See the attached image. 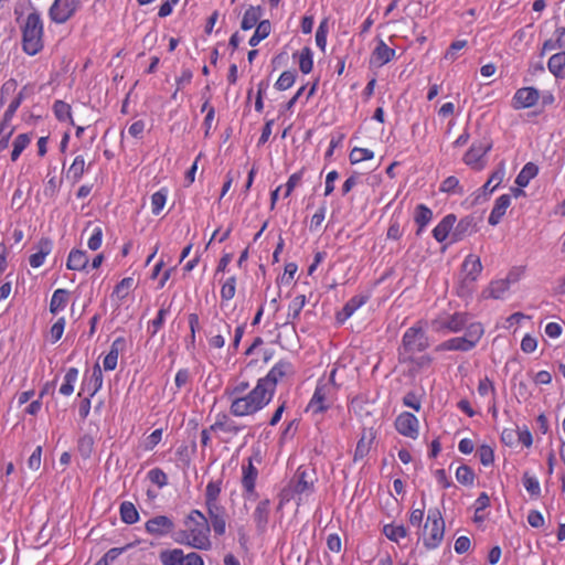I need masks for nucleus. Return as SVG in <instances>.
<instances>
[{"mask_svg":"<svg viewBox=\"0 0 565 565\" xmlns=\"http://www.w3.org/2000/svg\"><path fill=\"white\" fill-rule=\"evenodd\" d=\"M482 270V264L478 256L468 255L461 266L462 278L459 287V295L465 296L471 292V285L477 280Z\"/></svg>","mask_w":565,"mask_h":565,"instance_id":"nucleus-6","label":"nucleus"},{"mask_svg":"<svg viewBox=\"0 0 565 565\" xmlns=\"http://www.w3.org/2000/svg\"><path fill=\"white\" fill-rule=\"evenodd\" d=\"M294 373L292 364L288 361L281 360L273 366L268 374L257 382L266 388V392L273 397L277 384L287 375Z\"/></svg>","mask_w":565,"mask_h":565,"instance_id":"nucleus-7","label":"nucleus"},{"mask_svg":"<svg viewBox=\"0 0 565 565\" xmlns=\"http://www.w3.org/2000/svg\"><path fill=\"white\" fill-rule=\"evenodd\" d=\"M236 290V277H228L221 288L222 300H231L235 296Z\"/></svg>","mask_w":565,"mask_h":565,"instance_id":"nucleus-53","label":"nucleus"},{"mask_svg":"<svg viewBox=\"0 0 565 565\" xmlns=\"http://www.w3.org/2000/svg\"><path fill=\"white\" fill-rule=\"evenodd\" d=\"M504 174H505L504 163L500 162L498 168L491 173L490 178L488 179L490 184H492V188H491V190H489V192H493L500 185V183L502 182V180L504 178Z\"/></svg>","mask_w":565,"mask_h":565,"instance_id":"nucleus-60","label":"nucleus"},{"mask_svg":"<svg viewBox=\"0 0 565 565\" xmlns=\"http://www.w3.org/2000/svg\"><path fill=\"white\" fill-rule=\"evenodd\" d=\"M403 351L399 356L404 358L416 352H422L429 347L428 338L420 327H412L407 329L403 335Z\"/></svg>","mask_w":565,"mask_h":565,"instance_id":"nucleus-5","label":"nucleus"},{"mask_svg":"<svg viewBox=\"0 0 565 565\" xmlns=\"http://www.w3.org/2000/svg\"><path fill=\"white\" fill-rule=\"evenodd\" d=\"M269 505L270 502L268 499L262 500L254 511L253 518L259 532L266 530L269 518Z\"/></svg>","mask_w":565,"mask_h":565,"instance_id":"nucleus-23","label":"nucleus"},{"mask_svg":"<svg viewBox=\"0 0 565 565\" xmlns=\"http://www.w3.org/2000/svg\"><path fill=\"white\" fill-rule=\"evenodd\" d=\"M522 482L526 491L533 499L541 497V486L539 480L531 476L529 472H524L522 476Z\"/></svg>","mask_w":565,"mask_h":565,"instance_id":"nucleus-38","label":"nucleus"},{"mask_svg":"<svg viewBox=\"0 0 565 565\" xmlns=\"http://www.w3.org/2000/svg\"><path fill=\"white\" fill-rule=\"evenodd\" d=\"M254 461L258 463L262 461L260 450H255L253 456L248 458V465L243 466L242 486L248 495L255 494V483L258 476Z\"/></svg>","mask_w":565,"mask_h":565,"instance_id":"nucleus-10","label":"nucleus"},{"mask_svg":"<svg viewBox=\"0 0 565 565\" xmlns=\"http://www.w3.org/2000/svg\"><path fill=\"white\" fill-rule=\"evenodd\" d=\"M167 201V193L164 190L157 191L151 196V211L154 215H158Z\"/></svg>","mask_w":565,"mask_h":565,"instance_id":"nucleus-51","label":"nucleus"},{"mask_svg":"<svg viewBox=\"0 0 565 565\" xmlns=\"http://www.w3.org/2000/svg\"><path fill=\"white\" fill-rule=\"evenodd\" d=\"M132 286L134 279L131 277H126L116 285L113 295L117 296L119 299H124L128 296Z\"/></svg>","mask_w":565,"mask_h":565,"instance_id":"nucleus-52","label":"nucleus"},{"mask_svg":"<svg viewBox=\"0 0 565 565\" xmlns=\"http://www.w3.org/2000/svg\"><path fill=\"white\" fill-rule=\"evenodd\" d=\"M313 61H312V52L310 47H303L300 53L299 58V68L303 74H309L312 71Z\"/></svg>","mask_w":565,"mask_h":565,"instance_id":"nucleus-48","label":"nucleus"},{"mask_svg":"<svg viewBox=\"0 0 565 565\" xmlns=\"http://www.w3.org/2000/svg\"><path fill=\"white\" fill-rule=\"evenodd\" d=\"M537 172H539L537 167L534 163L529 162L523 167V169L518 174V177L515 179V183L520 188H524L529 184L530 180L533 179L537 174Z\"/></svg>","mask_w":565,"mask_h":565,"instance_id":"nucleus-33","label":"nucleus"},{"mask_svg":"<svg viewBox=\"0 0 565 565\" xmlns=\"http://www.w3.org/2000/svg\"><path fill=\"white\" fill-rule=\"evenodd\" d=\"M402 362L409 361L414 364V366L419 370L423 367H428L431 364L433 359L429 355H422L419 358H413V354H409L407 356L401 358Z\"/></svg>","mask_w":565,"mask_h":565,"instance_id":"nucleus-61","label":"nucleus"},{"mask_svg":"<svg viewBox=\"0 0 565 565\" xmlns=\"http://www.w3.org/2000/svg\"><path fill=\"white\" fill-rule=\"evenodd\" d=\"M492 149V141L483 139L480 142H473L463 156V162L477 170H481L484 164L481 159Z\"/></svg>","mask_w":565,"mask_h":565,"instance_id":"nucleus-9","label":"nucleus"},{"mask_svg":"<svg viewBox=\"0 0 565 565\" xmlns=\"http://www.w3.org/2000/svg\"><path fill=\"white\" fill-rule=\"evenodd\" d=\"M78 376V370L76 367H71L67 370L64 376V383L60 387V393L62 395L68 396L74 392V383L76 382Z\"/></svg>","mask_w":565,"mask_h":565,"instance_id":"nucleus-37","label":"nucleus"},{"mask_svg":"<svg viewBox=\"0 0 565 565\" xmlns=\"http://www.w3.org/2000/svg\"><path fill=\"white\" fill-rule=\"evenodd\" d=\"M174 522L167 515H157L146 523V531L156 536H164L172 532Z\"/></svg>","mask_w":565,"mask_h":565,"instance_id":"nucleus-13","label":"nucleus"},{"mask_svg":"<svg viewBox=\"0 0 565 565\" xmlns=\"http://www.w3.org/2000/svg\"><path fill=\"white\" fill-rule=\"evenodd\" d=\"M103 385V373L100 370V366L98 364H95L93 367V373L88 383L89 388L92 387V392L89 396H94L102 387Z\"/></svg>","mask_w":565,"mask_h":565,"instance_id":"nucleus-49","label":"nucleus"},{"mask_svg":"<svg viewBox=\"0 0 565 565\" xmlns=\"http://www.w3.org/2000/svg\"><path fill=\"white\" fill-rule=\"evenodd\" d=\"M478 455L480 458V462L483 466H489L494 460L493 449L488 445L480 446V448L478 449Z\"/></svg>","mask_w":565,"mask_h":565,"instance_id":"nucleus-62","label":"nucleus"},{"mask_svg":"<svg viewBox=\"0 0 565 565\" xmlns=\"http://www.w3.org/2000/svg\"><path fill=\"white\" fill-rule=\"evenodd\" d=\"M394 56L395 50L388 47L383 40H380L379 44L376 45L372 54V57H374L379 62L380 66L392 61Z\"/></svg>","mask_w":565,"mask_h":565,"instance_id":"nucleus-28","label":"nucleus"},{"mask_svg":"<svg viewBox=\"0 0 565 565\" xmlns=\"http://www.w3.org/2000/svg\"><path fill=\"white\" fill-rule=\"evenodd\" d=\"M511 198L509 194L500 195L494 203V206L490 213L488 222L494 226L500 223L502 216L505 214L507 209L510 206Z\"/></svg>","mask_w":565,"mask_h":565,"instance_id":"nucleus-18","label":"nucleus"},{"mask_svg":"<svg viewBox=\"0 0 565 565\" xmlns=\"http://www.w3.org/2000/svg\"><path fill=\"white\" fill-rule=\"evenodd\" d=\"M471 349H473L472 341H468L467 337H458V338H452V339H449V340L440 343L436 348V351L454 350V351L467 352V351H470Z\"/></svg>","mask_w":565,"mask_h":565,"instance_id":"nucleus-21","label":"nucleus"},{"mask_svg":"<svg viewBox=\"0 0 565 565\" xmlns=\"http://www.w3.org/2000/svg\"><path fill=\"white\" fill-rule=\"evenodd\" d=\"M367 300V296L358 295L352 297L337 315L338 322H344L349 319L356 309L364 305Z\"/></svg>","mask_w":565,"mask_h":565,"instance_id":"nucleus-22","label":"nucleus"},{"mask_svg":"<svg viewBox=\"0 0 565 565\" xmlns=\"http://www.w3.org/2000/svg\"><path fill=\"white\" fill-rule=\"evenodd\" d=\"M328 386L327 384H320L316 387L313 396L309 403V408L313 413H322L329 408L327 401Z\"/></svg>","mask_w":565,"mask_h":565,"instance_id":"nucleus-20","label":"nucleus"},{"mask_svg":"<svg viewBox=\"0 0 565 565\" xmlns=\"http://www.w3.org/2000/svg\"><path fill=\"white\" fill-rule=\"evenodd\" d=\"M327 34H328V19H324L320 22L318 30L316 32V43L322 51H324L326 45H327Z\"/></svg>","mask_w":565,"mask_h":565,"instance_id":"nucleus-57","label":"nucleus"},{"mask_svg":"<svg viewBox=\"0 0 565 565\" xmlns=\"http://www.w3.org/2000/svg\"><path fill=\"white\" fill-rule=\"evenodd\" d=\"M476 220L473 216L468 215L462 217L457 225H454V230L451 233V242L462 241L466 236L476 232Z\"/></svg>","mask_w":565,"mask_h":565,"instance_id":"nucleus-16","label":"nucleus"},{"mask_svg":"<svg viewBox=\"0 0 565 565\" xmlns=\"http://www.w3.org/2000/svg\"><path fill=\"white\" fill-rule=\"evenodd\" d=\"M271 398L266 388L257 382L256 386L246 395L232 398L230 413L236 417L253 415L268 405Z\"/></svg>","mask_w":565,"mask_h":565,"instance_id":"nucleus-1","label":"nucleus"},{"mask_svg":"<svg viewBox=\"0 0 565 565\" xmlns=\"http://www.w3.org/2000/svg\"><path fill=\"white\" fill-rule=\"evenodd\" d=\"M222 488V480L210 481L205 489V504L220 503L218 498Z\"/></svg>","mask_w":565,"mask_h":565,"instance_id":"nucleus-41","label":"nucleus"},{"mask_svg":"<svg viewBox=\"0 0 565 565\" xmlns=\"http://www.w3.org/2000/svg\"><path fill=\"white\" fill-rule=\"evenodd\" d=\"M383 533L388 540L398 542L399 539H403L407 535V530L404 525L386 524L383 527Z\"/></svg>","mask_w":565,"mask_h":565,"instance_id":"nucleus-43","label":"nucleus"},{"mask_svg":"<svg viewBox=\"0 0 565 565\" xmlns=\"http://www.w3.org/2000/svg\"><path fill=\"white\" fill-rule=\"evenodd\" d=\"M85 171V160L82 156H77L72 166L70 167L68 173L72 174L74 181H78Z\"/></svg>","mask_w":565,"mask_h":565,"instance_id":"nucleus-54","label":"nucleus"},{"mask_svg":"<svg viewBox=\"0 0 565 565\" xmlns=\"http://www.w3.org/2000/svg\"><path fill=\"white\" fill-rule=\"evenodd\" d=\"M94 449V439L89 435L79 437L77 441V450L84 459H88Z\"/></svg>","mask_w":565,"mask_h":565,"instance_id":"nucleus-44","label":"nucleus"},{"mask_svg":"<svg viewBox=\"0 0 565 565\" xmlns=\"http://www.w3.org/2000/svg\"><path fill=\"white\" fill-rule=\"evenodd\" d=\"M539 90L534 87H523L514 94V108H529L536 104L539 100Z\"/></svg>","mask_w":565,"mask_h":565,"instance_id":"nucleus-15","label":"nucleus"},{"mask_svg":"<svg viewBox=\"0 0 565 565\" xmlns=\"http://www.w3.org/2000/svg\"><path fill=\"white\" fill-rule=\"evenodd\" d=\"M22 47L29 55H35L43 49V23L35 11L28 14L22 26Z\"/></svg>","mask_w":565,"mask_h":565,"instance_id":"nucleus-3","label":"nucleus"},{"mask_svg":"<svg viewBox=\"0 0 565 565\" xmlns=\"http://www.w3.org/2000/svg\"><path fill=\"white\" fill-rule=\"evenodd\" d=\"M373 157H374L373 151L365 149V148H358V147L353 148L349 156L350 162L352 164H356L364 160H370Z\"/></svg>","mask_w":565,"mask_h":565,"instance_id":"nucleus-50","label":"nucleus"},{"mask_svg":"<svg viewBox=\"0 0 565 565\" xmlns=\"http://www.w3.org/2000/svg\"><path fill=\"white\" fill-rule=\"evenodd\" d=\"M467 322V313L456 312L447 319L434 320L433 326L437 331L447 329L451 332H458L466 327Z\"/></svg>","mask_w":565,"mask_h":565,"instance_id":"nucleus-14","label":"nucleus"},{"mask_svg":"<svg viewBox=\"0 0 565 565\" xmlns=\"http://www.w3.org/2000/svg\"><path fill=\"white\" fill-rule=\"evenodd\" d=\"M483 334V328L481 323H470L467 328L466 334L463 337L468 338V341L473 342V348L479 342L480 338Z\"/></svg>","mask_w":565,"mask_h":565,"instance_id":"nucleus-56","label":"nucleus"},{"mask_svg":"<svg viewBox=\"0 0 565 565\" xmlns=\"http://www.w3.org/2000/svg\"><path fill=\"white\" fill-rule=\"evenodd\" d=\"M19 100H12L4 113L3 119L0 124V134L4 132V126L9 124V121L13 118L17 109L20 107Z\"/></svg>","mask_w":565,"mask_h":565,"instance_id":"nucleus-63","label":"nucleus"},{"mask_svg":"<svg viewBox=\"0 0 565 565\" xmlns=\"http://www.w3.org/2000/svg\"><path fill=\"white\" fill-rule=\"evenodd\" d=\"M457 221V217L455 214H447L433 230V236L434 238L441 243L444 242L449 235L451 236L454 225Z\"/></svg>","mask_w":565,"mask_h":565,"instance_id":"nucleus-17","label":"nucleus"},{"mask_svg":"<svg viewBox=\"0 0 565 565\" xmlns=\"http://www.w3.org/2000/svg\"><path fill=\"white\" fill-rule=\"evenodd\" d=\"M260 17V7H249L243 17L241 28L243 30H250L256 24H258V20Z\"/></svg>","mask_w":565,"mask_h":565,"instance_id":"nucleus-36","label":"nucleus"},{"mask_svg":"<svg viewBox=\"0 0 565 565\" xmlns=\"http://www.w3.org/2000/svg\"><path fill=\"white\" fill-rule=\"evenodd\" d=\"M209 515V523L216 535H223L226 531V510L220 503L205 504Z\"/></svg>","mask_w":565,"mask_h":565,"instance_id":"nucleus-11","label":"nucleus"},{"mask_svg":"<svg viewBox=\"0 0 565 565\" xmlns=\"http://www.w3.org/2000/svg\"><path fill=\"white\" fill-rule=\"evenodd\" d=\"M456 479L461 484L471 486L475 481V472L469 466L461 465L456 471Z\"/></svg>","mask_w":565,"mask_h":565,"instance_id":"nucleus-47","label":"nucleus"},{"mask_svg":"<svg viewBox=\"0 0 565 565\" xmlns=\"http://www.w3.org/2000/svg\"><path fill=\"white\" fill-rule=\"evenodd\" d=\"M17 87H18V83L13 78H10L6 83H3V85L1 86V89H0V107H2L6 104L7 97L9 95L13 94L15 92Z\"/></svg>","mask_w":565,"mask_h":565,"instance_id":"nucleus-59","label":"nucleus"},{"mask_svg":"<svg viewBox=\"0 0 565 565\" xmlns=\"http://www.w3.org/2000/svg\"><path fill=\"white\" fill-rule=\"evenodd\" d=\"M88 265V257L85 250L81 249H72L66 267L71 270H84Z\"/></svg>","mask_w":565,"mask_h":565,"instance_id":"nucleus-25","label":"nucleus"},{"mask_svg":"<svg viewBox=\"0 0 565 565\" xmlns=\"http://www.w3.org/2000/svg\"><path fill=\"white\" fill-rule=\"evenodd\" d=\"M81 0H55L50 8V18L55 23H65L78 9Z\"/></svg>","mask_w":565,"mask_h":565,"instance_id":"nucleus-8","label":"nucleus"},{"mask_svg":"<svg viewBox=\"0 0 565 565\" xmlns=\"http://www.w3.org/2000/svg\"><path fill=\"white\" fill-rule=\"evenodd\" d=\"M149 480L157 484L159 488L167 486L168 477L160 468H153L148 472Z\"/></svg>","mask_w":565,"mask_h":565,"instance_id":"nucleus-58","label":"nucleus"},{"mask_svg":"<svg viewBox=\"0 0 565 565\" xmlns=\"http://www.w3.org/2000/svg\"><path fill=\"white\" fill-rule=\"evenodd\" d=\"M433 211L425 204H419L415 209L414 220L418 225L416 234L419 235L425 226L431 221Z\"/></svg>","mask_w":565,"mask_h":565,"instance_id":"nucleus-27","label":"nucleus"},{"mask_svg":"<svg viewBox=\"0 0 565 565\" xmlns=\"http://www.w3.org/2000/svg\"><path fill=\"white\" fill-rule=\"evenodd\" d=\"M65 327V319L62 317L60 318L52 327H51V338L53 342L58 341L64 332Z\"/></svg>","mask_w":565,"mask_h":565,"instance_id":"nucleus-64","label":"nucleus"},{"mask_svg":"<svg viewBox=\"0 0 565 565\" xmlns=\"http://www.w3.org/2000/svg\"><path fill=\"white\" fill-rule=\"evenodd\" d=\"M31 142V136L29 134H20L15 137L13 141V150L11 152V160L17 161L22 151L29 146Z\"/></svg>","mask_w":565,"mask_h":565,"instance_id":"nucleus-40","label":"nucleus"},{"mask_svg":"<svg viewBox=\"0 0 565 565\" xmlns=\"http://www.w3.org/2000/svg\"><path fill=\"white\" fill-rule=\"evenodd\" d=\"M375 439V433L370 430H363L361 438L356 444L354 451V461L361 460L367 456L371 450V446Z\"/></svg>","mask_w":565,"mask_h":565,"instance_id":"nucleus-19","label":"nucleus"},{"mask_svg":"<svg viewBox=\"0 0 565 565\" xmlns=\"http://www.w3.org/2000/svg\"><path fill=\"white\" fill-rule=\"evenodd\" d=\"M218 429L227 434L236 435L242 427L231 420L226 414H220L217 416V420L210 426V430L212 431H216Z\"/></svg>","mask_w":565,"mask_h":565,"instance_id":"nucleus-26","label":"nucleus"},{"mask_svg":"<svg viewBox=\"0 0 565 565\" xmlns=\"http://www.w3.org/2000/svg\"><path fill=\"white\" fill-rule=\"evenodd\" d=\"M445 521L438 509L428 511L427 522L424 526V545L428 548H436L443 541Z\"/></svg>","mask_w":565,"mask_h":565,"instance_id":"nucleus-4","label":"nucleus"},{"mask_svg":"<svg viewBox=\"0 0 565 565\" xmlns=\"http://www.w3.org/2000/svg\"><path fill=\"white\" fill-rule=\"evenodd\" d=\"M184 525L192 537L191 547L207 550L211 546V526L207 518L200 510H192L184 520Z\"/></svg>","mask_w":565,"mask_h":565,"instance_id":"nucleus-2","label":"nucleus"},{"mask_svg":"<svg viewBox=\"0 0 565 565\" xmlns=\"http://www.w3.org/2000/svg\"><path fill=\"white\" fill-rule=\"evenodd\" d=\"M297 481L294 486V491L298 494H301L306 491H309L313 487V480L309 479L307 470H302L299 468L296 472Z\"/></svg>","mask_w":565,"mask_h":565,"instance_id":"nucleus-32","label":"nucleus"},{"mask_svg":"<svg viewBox=\"0 0 565 565\" xmlns=\"http://www.w3.org/2000/svg\"><path fill=\"white\" fill-rule=\"evenodd\" d=\"M548 71L555 76L562 78L565 67V52L553 54L547 62Z\"/></svg>","mask_w":565,"mask_h":565,"instance_id":"nucleus-31","label":"nucleus"},{"mask_svg":"<svg viewBox=\"0 0 565 565\" xmlns=\"http://www.w3.org/2000/svg\"><path fill=\"white\" fill-rule=\"evenodd\" d=\"M510 284L509 280L500 279L494 280L490 284L488 291L489 296L494 299H500L504 295V292L509 289Z\"/></svg>","mask_w":565,"mask_h":565,"instance_id":"nucleus-46","label":"nucleus"},{"mask_svg":"<svg viewBox=\"0 0 565 565\" xmlns=\"http://www.w3.org/2000/svg\"><path fill=\"white\" fill-rule=\"evenodd\" d=\"M70 292L66 289H56L51 298L50 302V311L53 315H56L58 311L63 310L68 302Z\"/></svg>","mask_w":565,"mask_h":565,"instance_id":"nucleus-29","label":"nucleus"},{"mask_svg":"<svg viewBox=\"0 0 565 565\" xmlns=\"http://www.w3.org/2000/svg\"><path fill=\"white\" fill-rule=\"evenodd\" d=\"M38 248L39 250L29 258V263L33 268H38L44 263L45 257L51 253L52 242L49 238H41L38 243Z\"/></svg>","mask_w":565,"mask_h":565,"instance_id":"nucleus-24","label":"nucleus"},{"mask_svg":"<svg viewBox=\"0 0 565 565\" xmlns=\"http://www.w3.org/2000/svg\"><path fill=\"white\" fill-rule=\"evenodd\" d=\"M296 77V71L282 72L277 82L275 83V88L278 90H286L290 88L294 85Z\"/></svg>","mask_w":565,"mask_h":565,"instance_id":"nucleus-45","label":"nucleus"},{"mask_svg":"<svg viewBox=\"0 0 565 565\" xmlns=\"http://www.w3.org/2000/svg\"><path fill=\"white\" fill-rule=\"evenodd\" d=\"M305 303H306V296H303V295L297 296L289 305L290 312L288 313V319H291L292 321L298 319L300 311L302 310Z\"/></svg>","mask_w":565,"mask_h":565,"instance_id":"nucleus-55","label":"nucleus"},{"mask_svg":"<svg viewBox=\"0 0 565 565\" xmlns=\"http://www.w3.org/2000/svg\"><path fill=\"white\" fill-rule=\"evenodd\" d=\"M439 190L444 193L448 194H459L462 195L465 193L463 188L459 184L458 178L450 175L446 178L441 184Z\"/></svg>","mask_w":565,"mask_h":565,"instance_id":"nucleus-39","label":"nucleus"},{"mask_svg":"<svg viewBox=\"0 0 565 565\" xmlns=\"http://www.w3.org/2000/svg\"><path fill=\"white\" fill-rule=\"evenodd\" d=\"M53 110L55 117L60 121L70 120V122L74 125V121L72 119L71 106L63 100H56L53 105Z\"/></svg>","mask_w":565,"mask_h":565,"instance_id":"nucleus-42","label":"nucleus"},{"mask_svg":"<svg viewBox=\"0 0 565 565\" xmlns=\"http://www.w3.org/2000/svg\"><path fill=\"white\" fill-rule=\"evenodd\" d=\"M159 558L163 565H182L184 553L180 548L162 550Z\"/></svg>","mask_w":565,"mask_h":565,"instance_id":"nucleus-30","label":"nucleus"},{"mask_svg":"<svg viewBox=\"0 0 565 565\" xmlns=\"http://www.w3.org/2000/svg\"><path fill=\"white\" fill-rule=\"evenodd\" d=\"M120 518L126 524H134L139 520V513L131 502L125 501L120 504Z\"/></svg>","mask_w":565,"mask_h":565,"instance_id":"nucleus-34","label":"nucleus"},{"mask_svg":"<svg viewBox=\"0 0 565 565\" xmlns=\"http://www.w3.org/2000/svg\"><path fill=\"white\" fill-rule=\"evenodd\" d=\"M271 31V24L268 20L258 22L255 33L249 39V45L256 46L262 40L266 39Z\"/></svg>","mask_w":565,"mask_h":565,"instance_id":"nucleus-35","label":"nucleus"},{"mask_svg":"<svg viewBox=\"0 0 565 565\" xmlns=\"http://www.w3.org/2000/svg\"><path fill=\"white\" fill-rule=\"evenodd\" d=\"M397 431L406 437L416 438L418 436V419L408 412L399 414L395 420Z\"/></svg>","mask_w":565,"mask_h":565,"instance_id":"nucleus-12","label":"nucleus"}]
</instances>
